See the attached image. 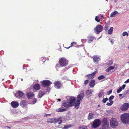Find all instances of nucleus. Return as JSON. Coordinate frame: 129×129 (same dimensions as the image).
<instances>
[{"mask_svg":"<svg viewBox=\"0 0 129 129\" xmlns=\"http://www.w3.org/2000/svg\"><path fill=\"white\" fill-rule=\"evenodd\" d=\"M105 78V77L103 75H101L99 76L98 78V80H100L104 79Z\"/></svg>","mask_w":129,"mask_h":129,"instance_id":"nucleus-30","label":"nucleus"},{"mask_svg":"<svg viewBox=\"0 0 129 129\" xmlns=\"http://www.w3.org/2000/svg\"><path fill=\"white\" fill-rule=\"evenodd\" d=\"M37 99L34 98L33 99V104H35L37 102Z\"/></svg>","mask_w":129,"mask_h":129,"instance_id":"nucleus-41","label":"nucleus"},{"mask_svg":"<svg viewBox=\"0 0 129 129\" xmlns=\"http://www.w3.org/2000/svg\"><path fill=\"white\" fill-rule=\"evenodd\" d=\"M121 121L126 124H129V114L125 113L121 115Z\"/></svg>","mask_w":129,"mask_h":129,"instance_id":"nucleus-2","label":"nucleus"},{"mask_svg":"<svg viewBox=\"0 0 129 129\" xmlns=\"http://www.w3.org/2000/svg\"><path fill=\"white\" fill-rule=\"evenodd\" d=\"M118 14V13L116 11H115L114 12L112 13L110 15V16L111 17H113L115 16L116 14Z\"/></svg>","mask_w":129,"mask_h":129,"instance_id":"nucleus-25","label":"nucleus"},{"mask_svg":"<svg viewBox=\"0 0 129 129\" xmlns=\"http://www.w3.org/2000/svg\"><path fill=\"white\" fill-rule=\"evenodd\" d=\"M76 100V98L75 97L73 96L70 98V102H69L72 105H73V102Z\"/></svg>","mask_w":129,"mask_h":129,"instance_id":"nucleus-22","label":"nucleus"},{"mask_svg":"<svg viewBox=\"0 0 129 129\" xmlns=\"http://www.w3.org/2000/svg\"><path fill=\"white\" fill-rule=\"evenodd\" d=\"M18 94V95L20 97H22L24 94V93L21 91H18L17 93Z\"/></svg>","mask_w":129,"mask_h":129,"instance_id":"nucleus-27","label":"nucleus"},{"mask_svg":"<svg viewBox=\"0 0 129 129\" xmlns=\"http://www.w3.org/2000/svg\"><path fill=\"white\" fill-rule=\"evenodd\" d=\"M113 60H111L109 61L108 64L109 65H111L113 64Z\"/></svg>","mask_w":129,"mask_h":129,"instance_id":"nucleus-40","label":"nucleus"},{"mask_svg":"<svg viewBox=\"0 0 129 129\" xmlns=\"http://www.w3.org/2000/svg\"><path fill=\"white\" fill-rule=\"evenodd\" d=\"M119 96L120 97L121 96V94H119Z\"/></svg>","mask_w":129,"mask_h":129,"instance_id":"nucleus-58","label":"nucleus"},{"mask_svg":"<svg viewBox=\"0 0 129 129\" xmlns=\"http://www.w3.org/2000/svg\"><path fill=\"white\" fill-rule=\"evenodd\" d=\"M47 122L49 123H54V118H50L48 119Z\"/></svg>","mask_w":129,"mask_h":129,"instance_id":"nucleus-24","label":"nucleus"},{"mask_svg":"<svg viewBox=\"0 0 129 129\" xmlns=\"http://www.w3.org/2000/svg\"><path fill=\"white\" fill-rule=\"evenodd\" d=\"M33 88L36 90H38L40 88V86L39 84H36L33 86Z\"/></svg>","mask_w":129,"mask_h":129,"instance_id":"nucleus-20","label":"nucleus"},{"mask_svg":"<svg viewBox=\"0 0 129 129\" xmlns=\"http://www.w3.org/2000/svg\"><path fill=\"white\" fill-rule=\"evenodd\" d=\"M93 58L94 63L96 64L98 63L100 60L99 57L97 55H95L93 56Z\"/></svg>","mask_w":129,"mask_h":129,"instance_id":"nucleus-17","label":"nucleus"},{"mask_svg":"<svg viewBox=\"0 0 129 129\" xmlns=\"http://www.w3.org/2000/svg\"><path fill=\"white\" fill-rule=\"evenodd\" d=\"M79 106L78 105H75V108L77 109H78L79 108Z\"/></svg>","mask_w":129,"mask_h":129,"instance_id":"nucleus-50","label":"nucleus"},{"mask_svg":"<svg viewBox=\"0 0 129 129\" xmlns=\"http://www.w3.org/2000/svg\"><path fill=\"white\" fill-rule=\"evenodd\" d=\"M109 126V122L107 119L104 118L102 121V129H106Z\"/></svg>","mask_w":129,"mask_h":129,"instance_id":"nucleus-4","label":"nucleus"},{"mask_svg":"<svg viewBox=\"0 0 129 129\" xmlns=\"http://www.w3.org/2000/svg\"><path fill=\"white\" fill-rule=\"evenodd\" d=\"M86 93L88 95H90L92 94V93L90 90H87L86 92Z\"/></svg>","mask_w":129,"mask_h":129,"instance_id":"nucleus-37","label":"nucleus"},{"mask_svg":"<svg viewBox=\"0 0 129 129\" xmlns=\"http://www.w3.org/2000/svg\"><path fill=\"white\" fill-rule=\"evenodd\" d=\"M52 83L49 80H44L41 82L42 86L43 87H47L50 86Z\"/></svg>","mask_w":129,"mask_h":129,"instance_id":"nucleus-5","label":"nucleus"},{"mask_svg":"<svg viewBox=\"0 0 129 129\" xmlns=\"http://www.w3.org/2000/svg\"><path fill=\"white\" fill-rule=\"evenodd\" d=\"M101 123V122L100 119H95L93 121L92 126L93 128H96L99 126Z\"/></svg>","mask_w":129,"mask_h":129,"instance_id":"nucleus-6","label":"nucleus"},{"mask_svg":"<svg viewBox=\"0 0 129 129\" xmlns=\"http://www.w3.org/2000/svg\"><path fill=\"white\" fill-rule=\"evenodd\" d=\"M68 61L64 57L60 58L58 61V63L61 67H64L68 64Z\"/></svg>","mask_w":129,"mask_h":129,"instance_id":"nucleus-1","label":"nucleus"},{"mask_svg":"<svg viewBox=\"0 0 129 129\" xmlns=\"http://www.w3.org/2000/svg\"><path fill=\"white\" fill-rule=\"evenodd\" d=\"M114 96L111 95L110 96L109 99L110 100H113L114 99Z\"/></svg>","mask_w":129,"mask_h":129,"instance_id":"nucleus-44","label":"nucleus"},{"mask_svg":"<svg viewBox=\"0 0 129 129\" xmlns=\"http://www.w3.org/2000/svg\"><path fill=\"white\" fill-rule=\"evenodd\" d=\"M128 35H129V30H128Z\"/></svg>","mask_w":129,"mask_h":129,"instance_id":"nucleus-59","label":"nucleus"},{"mask_svg":"<svg viewBox=\"0 0 129 129\" xmlns=\"http://www.w3.org/2000/svg\"><path fill=\"white\" fill-rule=\"evenodd\" d=\"M129 107V104L128 103H125L122 105L121 108V110L123 111L127 110Z\"/></svg>","mask_w":129,"mask_h":129,"instance_id":"nucleus-13","label":"nucleus"},{"mask_svg":"<svg viewBox=\"0 0 129 129\" xmlns=\"http://www.w3.org/2000/svg\"><path fill=\"white\" fill-rule=\"evenodd\" d=\"M45 115L47 116H50V114H45Z\"/></svg>","mask_w":129,"mask_h":129,"instance_id":"nucleus-53","label":"nucleus"},{"mask_svg":"<svg viewBox=\"0 0 129 129\" xmlns=\"http://www.w3.org/2000/svg\"><path fill=\"white\" fill-rule=\"evenodd\" d=\"M45 94V92L43 91H41L39 92L38 95V98H41Z\"/></svg>","mask_w":129,"mask_h":129,"instance_id":"nucleus-23","label":"nucleus"},{"mask_svg":"<svg viewBox=\"0 0 129 129\" xmlns=\"http://www.w3.org/2000/svg\"><path fill=\"white\" fill-rule=\"evenodd\" d=\"M114 68L115 67L114 66L109 67L106 69V71L108 72H109L110 70L114 69Z\"/></svg>","mask_w":129,"mask_h":129,"instance_id":"nucleus-28","label":"nucleus"},{"mask_svg":"<svg viewBox=\"0 0 129 129\" xmlns=\"http://www.w3.org/2000/svg\"><path fill=\"white\" fill-rule=\"evenodd\" d=\"M110 124L111 127L115 128L118 125V123L115 118H112L110 120Z\"/></svg>","mask_w":129,"mask_h":129,"instance_id":"nucleus-3","label":"nucleus"},{"mask_svg":"<svg viewBox=\"0 0 129 129\" xmlns=\"http://www.w3.org/2000/svg\"><path fill=\"white\" fill-rule=\"evenodd\" d=\"M113 27H110L108 31V34L110 35L111 34L113 33Z\"/></svg>","mask_w":129,"mask_h":129,"instance_id":"nucleus-26","label":"nucleus"},{"mask_svg":"<svg viewBox=\"0 0 129 129\" xmlns=\"http://www.w3.org/2000/svg\"><path fill=\"white\" fill-rule=\"evenodd\" d=\"M95 20L98 22H99L100 21V19L99 18V17L98 16L95 17Z\"/></svg>","mask_w":129,"mask_h":129,"instance_id":"nucleus-33","label":"nucleus"},{"mask_svg":"<svg viewBox=\"0 0 129 129\" xmlns=\"http://www.w3.org/2000/svg\"><path fill=\"white\" fill-rule=\"evenodd\" d=\"M98 106L99 107H100V105H98Z\"/></svg>","mask_w":129,"mask_h":129,"instance_id":"nucleus-57","label":"nucleus"},{"mask_svg":"<svg viewBox=\"0 0 129 129\" xmlns=\"http://www.w3.org/2000/svg\"><path fill=\"white\" fill-rule=\"evenodd\" d=\"M129 92V90H127V91H126V93H128V92Z\"/></svg>","mask_w":129,"mask_h":129,"instance_id":"nucleus-56","label":"nucleus"},{"mask_svg":"<svg viewBox=\"0 0 129 129\" xmlns=\"http://www.w3.org/2000/svg\"><path fill=\"white\" fill-rule=\"evenodd\" d=\"M88 82H89V81L87 80H86L84 81V84L85 85H86L88 83Z\"/></svg>","mask_w":129,"mask_h":129,"instance_id":"nucleus-42","label":"nucleus"},{"mask_svg":"<svg viewBox=\"0 0 129 129\" xmlns=\"http://www.w3.org/2000/svg\"><path fill=\"white\" fill-rule=\"evenodd\" d=\"M59 64H56V67L58 68V67H59Z\"/></svg>","mask_w":129,"mask_h":129,"instance_id":"nucleus-52","label":"nucleus"},{"mask_svg":"<svg viewBox=\"0 0 129 129\" xmlns=\"http://www.w3.org/2000/svg\"><path fill=\"white\" fill-rule=\"evenodd\" d=\"M104 92H100L99 93V94L98 95V96H99V98H100L101 97H102V96L103 95H104Z\"/></svg>","mask_w":129,"mask_h":129,"instance_id":"nucleus-36","label":"nucleus"},{"mask_svg":"<svg viewBox=\"0 0 129 129\" xmlns=\"http://www.w3.org/2000/svg\"><path fill=\"white\" fill-rule=\"evenodd\" d=\"M112 102H110V103H107L106 104V105L108 106H111L112 104Z\"/></svg>","mask_w":129,"mask_h":129,"instance_id":"nucleus-43","label":"nucleus"},{"mask_svg":"<svg viewBox=\"0 0 129 129\" xmlns=\"http://www.w3.org/2000/svg\"><path fill=\"white\" fill-rule=\"evenodd\" d=\"M79 129H88L87 127L83 125L79 127Z\"/></svg>","mask_w":129,"mask_h":129,"instance_id":"nucleus-34","label":"nucleus"},{"mask_svg":"<svg viewBox=\"0 0 129 129\" xmlns=\"http://www.w3.org/2000/svg\"><path fill=\"white\" fill-rule=\"evenodd\" d=\"M2 80H4V79H2Z\"/></svg>","mask_w":129,"mask_h":129,"instance_id":"nucleus-61","label":"nucleus"},{"mask_svg":"<svg viewBox=\"0 0 129 129\" xmlns=\"http://www.w3.org/2000/svg\"><path fill=\"white\" fill-rule=\"evenodd\" d=\"M102 26L98 24L94 28V31L95 32H96L97 34H99L102 31Z\"/></svg>","mask_w":129,"mask_h":129,"instance_id":"nucleus-8","label":"nucleus"},{"mask_svg":"<svg viewBox=\"0 0 129 129\" xmlns=\"http://www.w3.org/2000/svg\"><path fill=\"white\" fill-rule=\"evenodd\" d=\"M128 49H129V46L128 47Z\"/></svg>","mask_w":129,"mask_h":129,"instance_id":"nucleus-60","label":"nucleus"},{"mask_svg":"<svg viewBox=\"0 0 129 129\" xmlns=\"http://www.w3.org/2000/svg\"><path fill=\"white\" fill-rule=\"evenodd\" d=\"M126 86V85L125 84H123L121 87V90H122V89H124L125 87Z\"/></svg>","mask_w":129,"mask_h":129,"instance_id":"nucleus-47","label":"nucleus"},{"mask_svg":"<svg viewBox=\"0 0 129 129\" xmlns=\"http://www.w3.org/2000/svg\"><path fill=\"white\" fill-rule=\"evenodd\" d=\"M62 117H60L59 118H54V123H57L59 121V122L58 123V124H61V123L62 121Z\"/></svg>","mask_w":129,"mask_h":129,"instance_id":"nucleus-16","label":"nucleus"},{"mask_svg":"<svg viewBox=\"0 0 129 129\" xmlns=\"http://www.w3.org/2000/svg\"><path fill=\"white\" fill-rule=\"evenodd\" d=\"M27 102L26 100L22 101L20 104V105L23 108H26L27 106Z\"/></svg>","mask_w":129,"mask_h":129,"instance_id":"nucleus-10","label":"nucleus"},{"mask_svg":"<svg viewBox=\"0 0 129 129\" xmlns=\"http://www.w3.org/2000/svg\"><path fill=\"white\" fill-rule=\"evenodd\" d=\"M62 106L68 108L72 107L73 105H72L69 102H64L62 103Z\"/></svg>","mask_w":129,"mask_h":129,"instance_id":"nucleus-12","label":"nucleus"},{"mask_svg":"<svg viewBox=\"0 0 129 129\" xmlns=\"http://www.w3.org/2000/svg\"><path fill=\"white\" fill-rule=\"evenodd\" d=\"M108 100V99L107 98H104L102 100V102L103 103H106L107 101Z\"/></svg>","mask_w":129,"mask_h":129,"instance_id":"nucleus-35","label":"nucleus"},{"mask_svg":"<svg viewBox=\"0 0 129 129\" xmlns=\"http://www.w3.org/2000/svg\"><path fill=\"white\" fill-rule=\"evenodd\" d=\"M93 118H94V114L92 113H89L88 116V120H90Z\"/></svg>","mask_w":129,"mask_h":129,"instance_id":"nucleus-21","label":"nucleus"},{"mask_svg":"<svg viewBox=\"0 0 129 129\" xmlns=\"http://www.w3.org/2000/svg\"><path fill=\"white\" fill-rule=\"evenodd\" d=\"M121 116H120V118H121Z\"/></svg>","mask_w":129,"mask_h":129,"instance_id":"nucleus-62","label":"nucleus"},{"mask_svg":"<svg viewBox=\"0 0 129 129\" xmlns=\"http://www.w3.org/2000/svg\"><path fill=\"white\" fill-rule=\"evenodd\" d=\"M128 35V33H127L126 31L122 33V35L123 36H125V35H127V36Z\"/></svg>","mask_w":129,"mask_h":129,"instance_id":"nucleus-39","label":"nucleus"},{"mask_svg":"<svg viewBox=\"0 0 129 129\" xmlns=\"http://www.w3.org/2000/svg\"><path fill=\"white\" fill-rule=\"evenodd\" d=\"M104 18V16L102 15H101L100 19L102 20H103Z\"/></svg>","mask_w":129,"mask_h":129,"instance_id":"nucleus-48","label":"nucleus"},{"mask_svg":"<svg viewBox=\"0 0 129 129\" xmlns=\"http://www.w3.org/2000/svg\"><path fill=\"white\" fill-rule=\"evenodd\" d=\"M111 43H112V44H113L114 43V41H113L112 40L111 41Z\"/></svg>","mask_w":129,"mask_h":129,"instance_id":"nucleus-54","label":"nucleus"},{"mask_svg":"<svg viewBox=\"0 0 129 129\" xmlns=\"http://www.w3.org/2000/svg\"><path fill=\"white\" fill-rule=\"evenodd\" d=\"M94 38V37L92 36H88L87 37L88 42L89 43L91 42L93 40Z\"/></svg>","mask_w":129,"mask_h":129,"instance_id":"nucleus-19","label":"nucleus"},{"mask_svg":"<svg viewBox=\"0 0 129 129\" xmlns=\"http://www.w3.org/2000/svg\"><path fill=\"white\" fill-rule=\"evenodd\" d=\"M97 73L96 71H94L93 73L91 74H89L87 75L86 76L89 79H92L94 78V76Z\"/></svg>","mask_w":129,"mask_h":129,"instance_id":"nucleus-15","label":"nucleus"},{"mask_svg":"<svg viewBox=\"0 0 129 129\" xmlns=\"http://www.w3.org/2000/svg\"><path fill=\"white\" fill-rule=\"evenodd\" d=\"M109 25L106 24L104 27V29L105 31H107L109 29Z\"/></svg>","mask_w":129,"mask_h":129,"instance_id":"nucleus-31","label":"nucleus"},{"mask_svg":"<svg viewBox=\"0 0 129 129\" xmlns=\"http://www.w3.org/2000/svg\"><path fill=\"white\" fill-rule=\"evenodd\" d=\"M109 101L110 103V102H112V104H113V101H112V100H110L109 99Z\"/></svg>","mask_w":129,"mask_h":129,"instance_id":"nucleus-51","label":"nucleus"},{"mask_svg":"<svg viewBox=\"0 0 129 129\" xmlns=\"http://www.w3.org/2000/svg\"><path fill=\"white\" fill-rule=\"evenodd\" d=\"M84 94L83 93H82L78 95L77 96V103L76 104L79 106L80 103V101L81 100L84 96Z\"/></svg>","mask_w":129,"mask_h":129,"instance_id":"nucleus-7","label":"nucleus"},{"mask_svg":"<svg viewBox=\"0 0 129 129\" xmlns=\"http://www.w3.org/2000/svg\"><path fill=\"white\" fill-rule=\"evenodd\" d=\"M72 126L73 125L71 124L64 125V128L65 129H68Z\"/></svg>","mask_w":129,"mask_h":129,"instance_id":"nucleus-29","label":"nucleus"},{"mask_svg":"<svg viewBox=\"0 0 129 129\" xmlns=\"http://www.w3.org/2000/svg\"><path fill=\"white\" fill-rule=\"evenodd\" d=\"M58 100L59 102L61 101V99H58Z\"/></svg>","mask_w":129,"mask_h":129,"instance_id":"nucleus-55","label":"nucleus"},{"mask_svg":"<svg viewBox=\"0 0 129 129\" xmlns=\"http://www.w3.org/2000/svg\"><path fill=\"white\" fill-rule=\"evenodd\" d=\"M26 95L27 97L29 99L33 98L35 96V94L32 91H30L27 92Z\"/></svg>","mask_w":129,"mask_h":129,"instance_id":"nucleus-11","label":"nucleus"},{"mask_svg":"<svg viewBox=\"0 0 129 129\" xmlns=\"http://www.w3.org/2000/svg\"><path fill=\"white\" fill-rule=\"evenodd\" d=\"M121 91V87H120L119 89L117 91V92L118 93H119Z\"/></svg>","mask_w":129,"mask_h":129,"instance_id":"nucleus-45","label":"nucleus"},{"mask_svg":"<svg viewBox=\"0 0 129 129\" xmlns=\"http://www.w3.org/2000/svg\"><path fill=\"white\" fill-rule=\"evenodd\" d=\"M54 87L57 88H59L62 85L61 82L58 81H56L54 83Z\"/></svg>","mask_w":129,"mask_h":129,"instance_id":"nucleus-9","label":"nucleus"},{"mask_svg":"<svg viewBox=\"0 0 129 129\" xmlns=\"http://www.w3.org/2000/svg\"><path fill=\"white\" fill-rule=\"evenodd\" d=\"M95 81L94 80H92L90 82L89 85L90 87L93 88L95 85Z\"/></svg>","mask_w":129,"mask_h":129,"instance_id":"nucleus-18","label":"nucleus"},{"mask_svg":"<svg viewBox=\"0 0 129 129\" xmlns=\"http://www.w3.org/2000/svg\"><path fill=\"white\" fill-rule=\"evenodd\" d=\"M11 105L13 108H16L19 106V104L17 102L13 101L11 103Z\"/></svg>","mask_w":129,"mask_h":129,"instance_id":"nucleus-14","label":"nucleus"},{"mask_svg":"<svg viewBox=\"0 0 129 129\" xmlns=\"http://www.w3.org/2000/svg\"><path fill=\"white\" fill-rule=\"evenodd\" d=\"M67 110V109H61V108H59L58 109L57 111L58 112H63L64 111H65Z\"/></svg>","mask_w":129,"mask_h":129,"instance_id":"nucleus-32","label":"nucleus"},{"mask_svg":"<svg viewBox=\"0 0 129 129\" xmlns=\"http://www.w3.org/2000/svg\"><path fill=\"white\" fill-rule=\"evenodd\" d=\"M129 82V78L125 81L124 82V83H128Z\"/></svg>","mask_w":129,"mask_h":129,"instance_id":"nucleus-49","label":"nucleus"},{"mask_svg":"<svg viewBox=\"0 0 129 129\" xmlns=\"http://www.w3.org/2000/svg\"><path fill=\"white\" fill-rule=\"evenodd\" d=\"M112 92V90H110L107 92V94L109 95Z\"/></svg>","mask_w":129,"mask_h":129,"instance_id":"nucleus-46","label":"nucleus"},{"mask_svg":"<svg viewBox=\"0 0 129 129\" xmlns=\"http://www.w3.org/2000/svg\"><path fill=\"white\" fill-rule=\"evenodd\" d=\"M74 44H77V43L76 42H73L72 43H71V46H70L69 47H68V48H66L67 49H69V48H70V47H72L73 45H74Z\"/></svg>","mask_w":129,"mask_h":129,"instance_id":"nucleus-38","label":"nucleus"}]
</instances>
